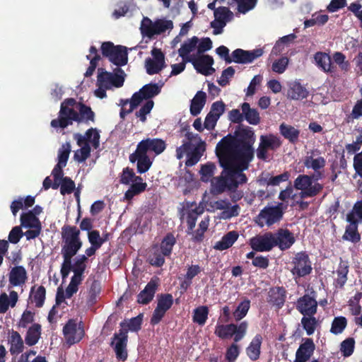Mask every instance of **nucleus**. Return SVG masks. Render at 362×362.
<instances>
[{
  "label": "nucleus",
  "mask_w": 362,
  "mask_h": 362,
  "mask_svg": "<svg viewBox=\"0 0 362 362\" xmlns=\"http://www.w3.org/2000/svg\"><path fill=\"white\" fill-rule=\"evenodd\" d=\"M349 224L345 228L342 239L356 244L361 241V234L358 232L359 223L362 221V200L357 201L346 217Z\"/></svg>",
  "instance_id": "obj_5"
},
{
  "label": "nucleus",
  "mask_w": 362,
  "mask_h": 362,
  "mask_svg": "<svg viewBox=\"0 0 362 362\" xmlns=\"http://www.w3.org/2000/svg\"><path fill=\"white\" fill-rule=\"evenodd\" d=\"M250 308V300L245 298L241 301L236 309L233 312V317L236 322L240 321L247 314Z\"/></svg>",
  "instance_id": "obj_47"
},
{
  "label": "nucleus",
  "mask_w": 362,
  "mask_h": 362,
  "mask_svg": "<svg viewBox=\"0 0 362 362\" xmlns=\"http://www.w3.org/2000/svg\"><path fill=\"white\" fill-rule=\"evenodd\" d=\"M206 101V94L205 92L199 90L195 94L190 104V113L193 116H197L205 105Z\"/></svg>",
  "instance_id": "obj_37"
},
{
  "label": "nucleus",
  "mask_w": 362,
  "mask_h": 362,
  "mask_svg": "<svg viewBox=\"0 0 362 362\" xmlns=\"http://www.w3.org/2000/svg\"><path fill=\"white\" fill-rule=\"evenodd\" d=\"M291 269L294 279H300L311 274L313 271L312 262L306 251L297 252L293 257Z\"/></svg>",
  "instance_id": "obj_10"
},
{
  "label": "nucleus",
  "mask_w": 362,
  "mask_h": 362,
  "mask_svg": "<svg viewBox=\"0 0 362 362\" xmlns=\"http://www.w3.org/2000/svg\"><path fill=\"white\" fill-rule=\"evenodd\" d=\"M313 296L305 294L299 298L296 303L297 310L303 316L315 315L317 310V302L315 299V292H311Z\"/></svg>",
  "instance_id": "obj_16"
},
{
  "label": "nucleus",
  "mask_w": 362,
  "mask_h": 362,
  "mask_svg": "<svg viewBox=\"0 0 362 362\" xmlns=\"http://www.w3.org/2000/svg\"><path fill=\"white\" fill-rule=\"evenodd\" d=\"M173 304V297L170 293H162L158 296L157 306L167 312Z\"/></svg>",
  "instance_id": "obj_55"
},
{
  "label": "nucleus",
  "mask_w": 362,
  "mask_h": 362,
  "mask_svg": "<svg viewBox=\"0 0 362 362\" xmlns=\"http://www.w3.org/2000/svg\"><path fill=\"white\" fill-rule=\"evenodd\" d=\"M165 255L161 251L156 250L149 257V263L152 266L160 267L165 263Z\"/></svg>",
  "instance_id": "obj_64"
},
{
  "label": "nucleus",
  "mask_w": 362,
  "mask_h": 362,
  "mask_svg": "<svg viewBox=\"0 0 362 362\" xmlns=\"http://www.w3.org/2000/svg\"><path fill=\"white\" fill-rule=\"evenodd\" d=\"M257 1V0H238V11L246 13L255 6Z\"/></svg>",
  "instance_id": "obj_62"
},
{
  "label": "nucleus",
  "mask_w": 362,
  "mask_h": 362,
  "mask_svg": "<svg viewBox=\"0 0 362 362\" xmlns=\"http://www.w3.org/2000/svg\"><path fill=\"white\" fill-rule=\"evenodd\" d=\"M209 309L206 305H201L196 308L193 311L192 321L199 325L203 326L207 319Z\"/></svg>",
  "instance_id": "obj_44"
},
{
  "label": "nucleus",
  "mask_w": 362,
  "mask_h": 362,
  "mask_svg": "<svg viewBox=\"0 0 362 362\" xmlns=\"http://www.w3.org/2000/svg\"><path fill=\"white\" fill-rule=\"evenodd\" d=\"M317 66L324 72L332 73L335 71L336 67L332 62L331 57L325 52H318L314 56Z\"/></svg>",
  "instance_id": "obj_31"
},
{
  "label": "nucleus",
  "mask_w": 362,
  "mask_h": 362,
  "mask_svg": "<svg viewBox=\"0 0 362 362\" xmlns=\"http://www.w3.org/2000/svg\"><path fill=\"white\" fill-rule=\"evenodd\" d=\"M296 353V358L293 362H307L310 360L315 349V345L313 339L303 338Z\"/></svg>",
  "instance_id": "obj_20"
},
{
  "label": "nucleus",
  "mask_w": 362,
  "mask_h": 362,
  "mask_svg": "<svg viewBox=\"0 0 362 362\" xmlns=\"http://www.w3.org/2000/svg\"><path fill=\"white\" fill-rule=\"evenodd\" d=\"M198 42L199 38L197 36H193L182 44L180 48L178 49V54L185 62H189L194 57V55H189V54L195 49Z\"/></svg>",
  "instance_id": "obj_28"
},
{
  "label": "nucleus",
  "mask_w": 362,
  "mask_h": 362,
  "mask_svg": "<svg viewBox=\"0 0 362 362\" xmlns=\"http://www.w3.org/2000/svg\"><path fill=\"white\" fill-rule=\"evenodd\" d=\"M33 286L30 289V298L35 303L37 308H41L44 305L46 295V289L43 286Z\"/></svg>",
  "instance_id": "obj_41"
},
{
  "label": "nucleus",
  "mask_w": 362,
  "mask_h": 362,
  "mask_svg": "<svg viewBox=\"0 0 362 362\" xmlns=\"http://www.w3.org/2000/svg\"><path fill=\"white\" fill-rule=\"evenodd\" d=\"M62 332L66 342L69 346L78 343L85 335L82 321L78 325L75 319H69L64 326Z\"/></svg>",
  "instance_id": "obj_13"
},
{
  "label": "nucleus",
  "mask_w": 362,
  "mask_h": 362,
  "mask_svg": "<svg viewBox=\"0 0 362 362\" xmlns=\"http://www.w3.org/2000/svg\"><path fill=\"white\" fill-rule=\"evenodd\" d=\"M125 74L124 71L117 67L115 70V73H111L98 69V74L97 76V86H104L105 88L111 89L112 86L120 88L124 85Z\"/></svg>",
  "instance_id": "obj_9"
},
{
  "label": "nucleus",
  "mask_w": 362,
  "mask_h": 362,
  "mask_svg": "<svg viewBox=\"0 0 362 362\" xmlns=\"http://www.w3.org/2000/svg\"><path fill=\"white\" fill-rule=\"evenodd\" d=\"M347 326V320L345 317H335L332 320L330 332L334 334H341Z\"/></svg>",
  "instance_id": "obj_51"
},
{
  "label": "nucleus",
  "mask_w": 362,
  "mask_h": 362,
  "mask_svg": "<svg viewBox=\"0 0 362 362\" xmlns=\"http://www.w3.org/2000/svg\"><path fill=\"white\" fill-rule=\"evenodd\" d=\"M325 177L323 170H317L311 175L300 174L293 181V187L300 190L301 199L317 196L324 189V185L318 181Z\"/></svg>",
  "instance_id": "obj_4"
},
{
  "label": "nucleus",
  "mask_w": 362,
  "mask_h": 362,
  "mask_svg": "<svg viewBox=\"0 0 362 362\" xmlns=\"http://www.w3.org/2000/svg\"><path fill=\"white\" fill-rule=\"evenodd\" d=\"M145 66L146 72L149 75L158 74L163 69L165 68V64L154 61L151 58H147L145 60Z\"/></svg>",
  "instance_id": "obj_54"
},
{
  "label": "nucleus",
  "mask_w": 362,
  "mask_h": 362,
  "mask_svg": "<svg viewBox=\"0 0 362 362\" xmlns=\"http://www.w3.org/2000/svg\"><path fill=\"white\" fill-rule=\"evenodd\" d=\"M239 235L237 231H229L222 237L221 240L216 243L214 248L219 251L227 250L235 243Z\"/></svg>",
  "instance_id": "obj_36"
},
{
  "label": "nucleus",
  "mask_w": 362,
  "mask_h": 362,
  "mask_svg": "<svg viewBox=\"0 0 362 362\" xmlns=\"http://www.w3.org/2000/svg\"><path fill=\"white\" fill-rule=\"evenodd\" d=\"M284 204L279 203L276 206H265L257 216L256 223L263 227L264 225L271 226L280 221L284 216Z\"/></svg>",
  "instance_id": "obj_11"
},
{
  "label": "nucleus",
  "mask_w": 362,
  "mask_h": 362,
  "mask_svg": "<svg viewBox=\"0 0 362 362\" xmlns=\"http://www.w3.org/2000/svg\"><path fill=\"white\" fill-rule=\"evenodd\" d=\"M103 57L118 67L124 66L128 62L127 49L122 45H115L112 42H105L101 45Z\"/></svg>",
  "instance_id": "obj_7"
},
{
  "label": "nucleus",
  "mask_w": 362,
  "mask_h": 362,
  "mask_svg": "<svg viewBox=\"0 0 362 362\" xmlns=\"http://www.w3.org/2000/svg\"><path fill=\"white\" fill-rule=\"evenodd\" d=\"M308 95L309 91L307 88L297 81H294L290 84L287 92L288 98L296 100L307 98Z\"/></svg>",
  "instance_id": "obj_34"
},
{
  "label": "nucleus",
  "mask_w": 362,
  "mask_h": 362,
  "mask_svg": "<svg viewBox=\"0 0 362 362\" xmlns=\"http://www.w3.org/2000/svg\"><path fill=\"white\" fill-rule=\"evenodd\" d=\"M339 350L344 358L351 356L355 350V339L353 337H348L343 340L340 344Z\"/></svg>",
  "instance_id": "obj_49"
},
{
  "label": "nucleus",
  "mask_w": 362,
  "mask_h": 362,
  "mask_svg": "<svg viewBox=\"0 0 362 362\" xmlns=\"http://www.w3.org/2000/svg\"><path fill=\"white\" fill-rule=\"evenodd\" d=\"M41 325L38 323H34L27 331L25 341L30 346L35 345L41 335Z\"/></svg>",
  "instance_id": "obj_39"
},
{
  "label": "nucleus",
  "mask_w": 362,
  "mask_h": 362,
  "mask_svg": "<svg viewBox=\"0 0 362 362\" xmlns=\"http://www.w3.org/2000/svg\"><path fill=\"white\" fill-rule=\"evenodd\" d=\"M176 244V238L172 233H168L162 240L160 249L166 257H169L173 251L174 245Z\"/></svg>",
  "instance_id": "obj_43"
},
{
  "label": "nucleus",
  "mask_w": 362,
  "mask_h": 362,
  "mask_svg": "<svg viewBox=\"0 0 362 362\" xmlns=\"http://www.w3.org/2000/svg\"><path fill=\"white\" fill-rule=\"evenodd\" d=\"M71 151V145L69 143L63 144L62 148L58 151V163L62 165H66L69 153Z\"/></svg>",
  "instance_id": "obj_60"
},
{
  "label": "nucleus",
  "mask_w": 362,
  "mask_h": 362,
  "mask_svg": "<svg viewBox=\"0 0 362 362\" xmlns=\"http://www.w3.org/2000/svg\"><path fill=\"white\" fill-rule=\"evenodd\" d=\"M143 315L139 314L131 318L128 323L124 321L119 323L121 328L118 332L114 334L110 342V346L113 349L117 360L124 362L127 359L128 330L132 332L140 330Z\"/></svg>",
  "instance_id": "obj_3"
},
{
  "label": "nucleus",
  "mask_w": 362,
  "mask_h": 362,
  "mask_svg": "<svg viewBox=\"0 0 362 362\" xmlns=\"http://www.w3.org/2000/svg\"><path fill=\"white\" fill-rule=\"evenodd\" d=\"M279 132L284 139L293 144H296L298 141L300 133L298 129L286 123L280 124Z\"/></svg>",
  "instance_id": "obj_33"
},
{
  "label": "nucleus",
  "mask_w": 362,
  "mask_h": 362,
  "mask_svg": "<svg viewBox=\"0 0 362 362\" xmlns=\"http://www.w3.org/2000/svg\"><path fill=\"white\" fill-rule=\"evenodd\" d=\"M129 161L132 163L137 162V173L143 174L146 173L152 165L153 161L148 154L143 153L137 150L129 155Z\"/></svg>",
  "instance_id": "obj_25"
},
{
  "label": "nucleus",
  "mask_w": 362,
  "mask_h": 362,
  "mask_svg": "<svg viewBox=\"0 0 362 362\" xmlns=\"http://www.w3.org/2000/svg\"><path fill=\"white\" fill-rule=\"evenodd\" d=\"M303 164L306 168L317 171V170L324 169L326 165V160L322 156L314 158L312 156H308L303 160Z\"/></svg>",
  "instance_id": "obj_40"
},
{
  "label": "nucleus",
  "mask_w": 362,
  "mask_h": 362,
  "mask_svg": "<svg viewBox=\"0 0 362 362\" xmlns=\"http://www.w3.org/2000/svg\"><path fill=\"white\" fill-rule=\"evenodd\" d=\"M206 151V144L204 141L199 142L194 147L189 151L187 153L185 165L187 167H192L196 165L200 160L204 152Z\"/></svg>",
  "instance_id": "obj_29"
},
{
  "label": "nucleus",
  "mask_w": 362,
  "mask_h": 362,
  "mask_svg": "<svg viewBox=\"0 0 362 362\" xmlns=\"http://www.w3.org/2000/svg\"><path fill=\"white\" fill-rule=\"evenodd\" d=\"M62 255L66 264L69 262V258L75 256L81 248L83 243L81 240L63 241Z\"/></svg>",
  "instance_id": "obj_27"
},
{
  "label": "nucleus",
  "mask_w": 362,
  "mask_h": 362,
  "mask_svg": "<svg viewBox=\"0 0 362 362\" xmlns=\"http://www.w3.org/2000/svg\"><path fill=\"white\" fill-rule=\"evenodd\" d=\"M71 259L72 258H69V262H68L66 264L65 263V259L62 264L60 273L63 280L68 277L71 271H72L74 273H78L83 275L86 269V264L78 262L76 261H74V264H72Z\"/></svg>",
  "instance_id": "obj_30"
},
{
  "label": "nucleus",
  "mask_w": 362,
  "mask_h": 362,
  "mask_svg": "<svg viewBox=\"0 0 362 362\" xmlns=\"http://www.w3.org/2000/svg\"><path fill=\"white\" fill-rule=\"evenodd\" d=\"M255 134L249 127L240 124L234 135L228 134L217 144L216 155L223 168L221 175L211 181L217 194L226 190L235 192L240 185L245 184L247 177L243 173L254 158Z\"/></svg>",
  "instance_id": "obj_1"
},
{
  "label": "nucleus",
  "mask_w": 362,
  "mask_h": 362,
  "mask_svg": "<svg viewBox=\"0 0 362 362\" xmlns=\"http://www.w3.org/2000/svg\"><path fill=\"white\" fill-rule=\"evenodd\" d=\"M21 226L24 228H37L42 226L40 219L35 216L33 212L28 211L21 215Z\"/></svg>",
  "instance_id": "obj_42"
},
{
  "label": "nucleus",
  "mask_w": 362,
  "mask_h": 362,
  "mask_svg": "<svg viewBox=\"0 0 362 362\" xmlns=\"http://www.w3.org/2000/svg\"><path fill=\"white\" fill-rule=\"evenodd\" d=\"M274 243L275 247L284 251L291 248L296 242L294 234L287 228H279L274 233Z\"/></svg>",
  "instance_id": "obj_18"
},
{
  "label": "nucleus",
  "mask_w": 362,
  "mask_h": 362,
  "mask_svg": "<svg viewBox=\"0 0 362 362\" xmlns=\"http://www.w3.org/2000/svg\"><path fill=\"white\" fill-rule=\"evenodd\" d=\"M262 340V335L257 334L254 337L249 346L246 348L247 356L250 360L255 361L259 358Z\"/></svg>",
  "instance_id": "obj_32"
},
{
  "label": "nucleus",
  "mask_w": 362,
  "mask_h": 362,
  "mask_svg": "<svg viewBox=\"0 0 362 362\" xmlns=\"http://www.w3.org/2000/svg\"><path fill=\"white\" fill-rule=\"evenodd\" d=\"M11 354H18L23 351V341L20 334L16 331L11 332L10 339Z\"/></svg>",
  "instance_id": "obj_46"
},
{
  "label": "nucleus",
  "mask_w": 362,
  "mask_h": 362,
  "mask_svg": "<svg viewBox=\"0 0 362 362\" xmlns=\"http://www.w3.org/2000/svg\"><path fill=\"white\" fill-rule=\"evenodd\" d=\"M190 62L192 63L197 72L204 76H209L215 71V69L212 67L214 59L209 54L194 57Z\"/></svg>",
  "instance_id": "obj_21"
},
{
  "label": "nucleus",
  "mask_w": 362,
  "mask_h": 362,
  "mask_svg": "<svg viewBox=\"0 0 362 362\" xmlns=\"http://www.w3.org/2000/svg\"><path fill=\"white\" fill-rule=\"evenodd\" d=\"M80 230L74 226L64 225L62 228V241L81 240Z\"/></svg>",
  "instance_id": "obj_45"
},
{
  "label": "nucleus",
  "mask_w": 362,
  "mask_h": 362,
  "mask_svg": "<svg viewBox=\"0 0 362 362\" xmlns=\"http://www.w3.org/2000/svg\"><path fill=\"white\" fill-rule=\"evenodd\" d=\"M158 286L159 279L158 277L152 278L145 288L138 294L137 303L143 305L149 303L153 300Z\"/></svg>",
  "instance_id": "obj_22"
},
{
  "label": "nucleus",
  "mask_w": 362,
  "mask_h": 362,
  "mask_svg": "<svg viewBox=\"0 0 362 362\" xmlns=\"http://www.w3.org/2000/svg\"><path fill=\"white\" fill-rule=\"evenodd\" d=\"M101 286L100 283L98 280H93L89 291H88V298L87 300V303L89 305H93L97 302V298L98 295L100 293Z\"/></svg>",
  "instance_id": "obj_52"
},
{
  "label": "nucleus",
  "mask_w": 362,
  "mask_h": 362,
  "mask_svg": "<svg viewBox=\"0 0 362 362\" xmlns=\"http://www.w3.org/2000/svg\"><path fill=\"white\" fill-rule=\"evenodd\" d=\"M274 242V233L267 232L251 238L250 244L255 251L269 252L275 247Z\"/></svg>",
  "instance_id": "obj_17"
},
{
  "label": "nucleus",
  "mask_w": 362,
  "mask_h": 362,
  "mask_svg": "<svg viewBox=\"0 0 362 362\" xmlns=\"http://www.w3.org/2000/svg\"><path fill=\"white\" fill-rule=\"evenodd\" d=\"M173 28V21L165 19H157L153 22L149 18L144 17L141 23V33L143 36L152 38L156 35H160Z\"/></svg>",
  "instance_id": "obj_8"
},
{
  "label": "nucleus",
  "mask_w": 362,
  "mask_h": 362,
  "mask_svg": "<svg viewBox=\"0 0 362 362\" xmlns=\"http://www.w3.org/2000/svg\"><path fill=\"white\" fill-rule=\"evenodd\" d=\"M248 323L246 321L241 322L239 325L230 323L227 325L217 324L214 334L220 339H225L233 337L234 342L240 341L246 334Z\"/></svg>",
  "instance_id": "obj_6"
},
{
  "label": "nucleus",
  "mask_w": 362,
  "mask_h": 362,
  "mask_svg": "<svg viewBox=\"0 0 362 362\" xmlns=\"http://www.w3.org/2000/svg\"><path fill=\"white\" fill-rule=\"evenodd\" d=\"M286 290L284 286H274L269 288L267 302L277 309H281L286 302Z\"/></svg>",
  "instance_id": "obj_24"
},
{
  "label": "nucleus",
  "mask_w": 362,
  "mask_h": 362,
  "mask_svg": "<svg viewBox=\"0 0 362 362\" xmlns=\"http://www.w3.org/2000/svg\"><path fill=\"white\" fill-rule=\"evenodd\" d=\"M282 145L280 138L273 134L261 135L259 144L257 149V157L259 160L267 161L269 159L268 151H276Z\"/></svg>",
  "instance_id": "obj_12"
},
{
  "label": "nucleus",
  "mask_w": 362,
  "mask_h": 362,
  "mask_svg": "<svg viewBox=\"0 0 362 362\" xmlns=\"http://www.w3.org/2000/svg\"><path fill=\"white\" fill-rule=\"evenodd\" d=\"M263 52L262 49L247 51L238 48L232 52V60L237 64H250L255 59L260 57L263 54Z\"/></svg>",
  "instance_id": "obj_19"
},
{
  "label": "nucleus",
  "mask_w": 362,
  "mask_h": 362,
  "mask_svg": "<svg viewBox=\"0 0 362 362\" xmlns=\"http://www.w3.org/2000/svg\"><path fill=\"white\" fill-rule=\"evenodd\" d=\"M241 110L243 112L244 119L249 124L257 125L260 122V117L258 111L255 108H251L248 103H243L241 105Z\"/></svg>",
  "instance_id": "obj_38"
},
{
  "label": "nucleus",
  "mask_w": 362,
  "mask_h": 362,
  "mask_svg": "<svg viewBox=\"0 0 362 362\" xmlns=\"http://www.w3.org/2000/svg\"><path fill=\"white\" fill-rule=\"evenodd\" d=\"M88 239L90 245L96 247V248L100 249L104 243V240H102L100 235V232L97 230L89 231L88 233Z\"/></svg>",
  "instance_id": "obj_63"
},
{
  "label": "nucleus",
  "mask_w": 362,
  "mask_h": 362,
  "mask_svg": "<svg viewBox=\"0 0 362 362\" xmlns=\"http://www.w3.org/2000/svg\"><path fill=\"white\" fill-rule=\"evenodd\" d=\"M166 148V143L158 138H146L138 143L136 150L147 154L153 152L156 156L161 154Z\"/></svg>",
  "instance_id": "obj_15"
},
{
  "label": "nucleus",
  "mask_w": 362,
  "mask_h": 362,
  "mask_svg": "<svg viewBox=\"0 0 362 362\" xmlns=\"http://www.w3.org/2000/svg\"><path fill=\"white\" fill-rule=\"evenodd\" d=\"M75 187V182L69 177H64L62 179L60 193L62 195L71 194Z\"/></svg>",
  "instance_id": "obj_59"
},
{
  "label": "nucleus",
  "mask_w": 362,
  "mask_h": 362,
  "mask_svg": "<svg viewBox=\"0 0 362 362\" xmlns=\"http://www.w3.org/2000/svg\"><path fill=\"white\" fill-rule=\"evenodd\" d=\"M35 313L25 310L18 322V326L22 328H26L29 324L33 323L34 322Z\"/></svg>",
  "instance_id": "obj_61"
},
{
  "label": "nucleus",
  "mask_w": 362,
  "mask_h": 362,
  "mask_svg": "<svg viewBox=\"0 0 362 362\" xmlns=\"http://www.w3.org/2000/svg\"><path fill=\"white\" fill-rule=\"evenodd\" d=\"M201 213L202 211H199L197 206L187 212V234L192 233V230L196 226L197 217Z\"/></svg>",
  "instance_id": "obj_53"
},
{
  "label": "nucleus",
  "mask_w": 362,
  "mask_h": 362,
  "mask_svg": "<svg viewBox=\"0 0 362 362\" xmlns=\"http://www.w3.org/2000/svg\"><path fill=\"white\" fill-rule=\"evenodd\" d=\"M74 139L76 140L78 146L85 145V144L91 143L94 148L97 149L100 146V134L96 128L88 129L85 135L83 136L79 133L74 135Z\"/></svg>",
  "instance_id": "obj_23"
},
{
  "label": "nucleus",
  "mask_w": 362,
  "mask_h": 362,
  "mask_svg": "<svg viewBox=\"0 0 362 362\" xmlns=\"http://www.w3.org/2000/svg\"><path fill=\"white\" fill-rule=\"evenodd\" d=\"M81 148L77 150L74 156L76 160L79 163L84 162L90 155L91 148L89 144L81 146Z\"/></svg>",
  "instance_id": "obj_58"
},
{
  "label": "nucleus",
  "mask_w": 362,
  "mask_h": 362,
  "mask_svg": "<svg viewBox=\"0 0 362 362\" xmlns=\"http://www.w3.org/2000/svg\"><path fill=\"white\" fill-rule=\"evenodd\" d=\"M214 16V20L211 22L210 26L214 29L213 34L215 35L221 34L226 24L234 18L233 13L226 6L218 7Z\"/></svg>",
  "instance_id": "obj_14"
},
{
  "label": "nucleus",
  "mask_w": 362,
  "mask_h": 362,
  "mask_svg": "<svg viewBox=\"0 0 362 362\" xmlns=\"http://www.w3.org/2000/svg\"><path fill=\"white\" fill-rule=\"evenodd\" d=\"M95 116L90 107L83 103H77L73 98H69L61 103L58 117L52 119L50 125L55 129H64L74 122L85 124L94 122Z\"/></svg>",
  "instance_id": "obj_2"
},
{
  "label": "nucleus",
  "mask_w": 362,
  "mask_h": 362,
  "mask_svg": "<svg viewBox=\"0 0 362 362\" xmlns=\"http://www.w3.org/2000/svg\"><path fill=\"white\" fill-rule=\"evenodd\" d=\"M300 323L308 336L312 335L317 327V320L314 315L303 316Z\"/></svg>",
  "instance_id": "obj_50"
},
{
  "label": "nucleus",
  "mask_w": 362,
  "mask_h": 362,
  "mask_svg": "<svg viewBox=\"0 0 362 362\" xmlns=\"http://www.w3.org/2000/svg\"><path fill=\"white\" fill-rule=\"evenodd\" d=\"M216 170V165L214 163L209 162L202 165L200 174L202 175V180L207 182L214 174Z\"/></svg>",
  "instance_id": "obj_57"
},
{
  "label": "nucleus",
  "mask_w": 362,
  "mask_h": 362,
  "mask_svg": "<svg viewBox=\"0 0 362 362\" xmlns=\"http://www.w3.org/2000/svg\"><path fill=\"white\" fill-rule=\"evenodd\" d=\"M153 105L154 103L153 100H147L140 110L136 112V117L139 118L141 122H145L146 121V115L151 112Z\"/></svg>",
  "instance_id": "obj_56"
},
{
  "label": "nucleus",
  "mask_w": 362,
  "mask_h": 362,
  "mask_svg": "<svg viewBox=\"0 0 362 362\" xmlns=\"http://www.w3.org/2000/svg\"><path fill=\"white\" fill-rule=\"evenodd\" d=\"M349 272V265L347 261L343 260L341 257H340L339 265L337 268V270L334 272V274H337V278L334 279V286L337 288L342 289L347 280H348V274Z\"/></svg>",
  "instance_id": "obj_26"
},
{
  "label": "nucleus",
  "mask_w": 362,
  "mask_h": 362,
  "mask_svg": "<svg viewBox=\"0 0 362 362\" xmlns=\"http://www.w3.org/2000/svg\"><path fill=\"white\" fill-rule=\"evenodd\" d=\"M27 279V272L23 266L12 268L9 273V282L13 286L24 284Z\"/></svg>",
  "instance_id": "obj_35"
},
{
  "label": "nucleus",
  "mask_w": 362,
  "mask_h": 362,
  "mask_svg": "<svg viewBox=\"0 0 362 362\" xmlns=\"http://www.w3.org/2000/svg\"><path fill=\"white\" fill-rule=\"evenodd\" d=\"M139 91L143 95V98L148 100L160 93V88L157 83H150L144 85Z\"/></svg>",
  "instance_id": "obj_48"
}]
</instances>
